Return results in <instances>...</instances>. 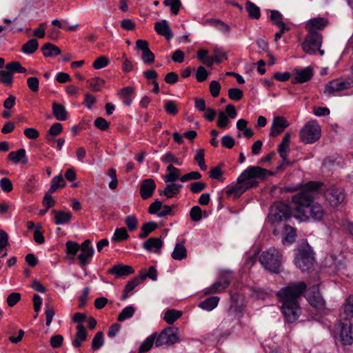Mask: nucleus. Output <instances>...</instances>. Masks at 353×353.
I'll return each mask as SVG.
<instances>
[{
    "instance_id": "nucleus-1",
    "label": "nucleus",
    "mask_w": 353,
    "mask_h": 353,
    "mask_svg": "<svg viewBox=\"0 0 353 353\" xmlns=\"http://www.w3.org/2000/svg\"><path fill=\"white\" fill-rule=\"evenodd\" d=\"M322 183L310 181L304 188L292 196L295 217L302 221L316 222L321 221L325 214L323 205L314 201L317 191Z\"/></svg>"
},
{
    "instance_id": "nucleus-2",
    "label": "nucleus",
    "mask_w": 353,
    "mask_h": 353,
    "mask_svg": "<svg viewBox=\"0 0 353 353\" xmlns=\"http://www.w3.org/2000/svg\"><path fill=\"white\" fill-rule=\"evenodd\" d=\"M305 289L306 284L301 281L290 283L277 292L276 295L282 303V314L288 323L294 322L299 316L301 310L298 300Z\"/></svg>"
},
{
    "instance_id": "nucleus-3",
    "label": "nucleus",
    "mask_w": 353,
    "mask_h": 353,
    "mask_svg": "<svg viewBox=\"0 0 353 353\" xmlns=\"http://www.w3.org/2000/svg\"><path fill=\"white\" fill-rule=\"evenodd\" d=\"M268 174L270 172L265 168L249 166L237 178L236 183L227 188L226 193L239 197L250 188L256 187L259 185L256 179L263 180Z\"/></svg>"
},
{
    "instance_id": "nucleus-4",
    "label": "nucleus",
    "mask_w": 353,
    "mask_h": 353,
    "mask_svg": "<svg viewBox=\"0 0 353 353\" xmlns=\"http://www.w3.org/2000/svg\"><path fill=\"white\" fill-rule=\"evenodd\" d=\"M259 261L265 270L277 274L281 270L283 256L278 250L270 248L261 254Z\"/></svg>"
},
{
    "instance_id": "nucleus-5",
    "label": "nucleus",
    "mask_w": 353,
    "mask_h": 353,
    "mask_svg": "<svg viewBox=\"0 0 353 353\" xmlns=\"http://www.w3.org/2000/svg\"><path fill=\"white\" fill-rule=\"evenodd\" d=\"M314 253L309 245H303L298 248L294 262L302 272L310 270L314 265Z\"/></svg>"
},
{
    "instance_id": "nucleus-6",
    "label": "nucleus",
    "mask_w": 353,
    "mask_h": 353,
    "mask_svg": "<svg viewBox=\"0 0 353 353\" xmlns=\"http://www.w3.org/2000/svg\"><path fill=\"white\" fill-rule=\"evenodd\" d=\"M290 206L283 202L274 203L270 209L269 219L273 223L286 220L291 216Z\"/></svg>"
},
{
    "instance_id": "nucleus-7",
    "label": "nucleus",
    "mask_w": 353,
    "mask_h": 353,
    "mask_svg": "<svg viewBox=\"0 0 353 353\" xmlns=\"http://www.w3.org/2000/svg\"><path fill=\"white\" fill-rule=\"evenodd\" d=\"M321 137V128L316 123H307L300 132L301 141L306 143H312L319 139Z\"/></svg>"
},
{
    "instance_id": "nucleus-8",
    "label": "nucleus",
    "mask_w": 353,
    "mask_h": 353,
    "mask_svg": "<svg viewBox=\"0 0 353 353\" xmlns=\"http://www.w3.org/2000/svg\"><path fill=\"white\" fill-rule=\"evenodd\" d=\"M324 196L330 205L336 207L344 201L345 192L341 188L331 186L325 190Z\"/></svg>"
},
{
    "instance_id": "nucleus-9",
    "label": "nucleus",
    "mask_w": 353,
    "mask_h": 353,
    "mask_svg": "<svg viewBox=\"0 0 353 353\" xmlns=\"http://www.w3.org/2000/svg\"><path fill=\"white\" fill-rule=\"evenodd\" d=\"M322 44V36L321 34L307 33L302 48L305 52L310 54H314Z\"/></svg>"
},
{
    "instance_id": "nucleus-10",
    "label": "nucleus",
    "mask_w": 353,
    "mask_h": 353,
    "mask_svg": "<svg viewBox=\"0 0 353 353\" xmlns=\"http://www.w3.org/2000/svg\"><path fill=\"white\" fill-rule=\"evenodd\" d=\"M179 341V337L176 332L174 331L173 327H168L163 330L157 337L155 341V345L161 347L164 345H170L176 343Z\"/></svg>"
},
{
    "instance_id": "nucleus-11",
    "label": "nucleus",
    "mask_w": 353,
    "mask_h": 353,
    "mask_svg": "<svg viewBox=\"0 0 353 353\" xmlns=\"http://www.w3.org/2000/svg\"><path fill=\"white\" fill-rule=\"evenodd\" d=\"M352 87V83L345 79H334L325 85L324 93L327 95H334L337 92L347 90Z\"/></svg>"
},
{
    "instance_id": "nucleus-12",
    "label": "nucleus",
    "mask_w": 353,
    "mask_h": 353,
    "mask_svg": "<svg viewBox=\"0 0 353 353\" xmlns=\"http://www.w3.org/2000/svg\"><path fill=\"white\" fill-rule=\"evenodd\" d=\"M225 273H227V275L221 276L222 281H216L210 287L205 288V294L221 293L228 288L232 281V275L229 271H225Z\"/></svg>"
},
{
    "instance_id": "nucleus-13",
    "label": "nucleus",
    "mask_w": 353,
    "mask_h": 353,
    "mask_svg": "<svg viewBox=\"0 0 353 353\" xmlns=\"http://www.w3.org/2000/svg\"><path fill=\"white\" fill-rule=\"evenodd\" d=\"M340 332L339 338L343 345H351L353 343V325L346 319L339 323Z\"/></svg>"
},
{
    "instance_id": "nucleus-14",
    "label": "nucleus",
    "mask_w": 353,
    "mask_h": 353,
    "mask_svg": "<svg viewBox=\"0 0 353 353\" xmlns=\"http://www.w3.org/2000/svg\"><path fill=\"white\" fill-rule=\"evenodd\" d=\"M328 24V19L325 17H314L307 21L305 28L307 33L319 34L318 31L323 30Z\"/></svg>"
},
{
    "instance_id": "nucleus-15",
    "label": "nucleus",
    "mask_w": 353,
    "mask_h": 353,
    "mask_svg": "<svg viewBox=\"0 0 353 353\" xmlns=\"http://www.w3.org/2000/svg\"><path fill=\"white\" fill-rule=\"evenodd\" d=\"M306 298L310 304L317 309H322L325 306V301L319 291L318 286L311 287L307 293Z\"/></svg>"
},
{
    "instance_id": "nucleus-16",
    "label": "nucleus",
    "mask_w": 353,
    "mask_h": 353,
    "mask_svg": "<svg viewBox=\"0 0 353 353\" xmlns=\"http://www.w3.org/2000/svg\"><path fill=\"white\" fill-rule=\"evenodd\" d=\"M136 49L142 52L141 60L144 63L151 65L154 62V54L149 49L147 41L138 39L136 41Z\"/></svg>"
},
{
    "instance_id": "nucleus-17",
    "label": "nucleus",
    "mask_w": 353,
    "mask_h": 353,
    "mask_svg": "<svg viewBox=\"0 0 353 353\" xmlns=\"http://www.w3.org/2000/svg\"><path fill=\"white\" fill-rule=\"evenodd\" d=\"M289 123L288 121L281 116H276L273 118L271 129L270 132V137H276L281 133L286 128H288Z\"/></svg>"
},
{
    "instance_id": "nucleus-18",
    "label": "nucleus",
    "mask_w": 353,
    "mask_h": 353,
    "mask_svg": "<svg viewBox=\"0 0 353 353\" xmlns=\"http://www.w3.org/2000/svg\"><path fill=\"white\" fill-rule=\"evenodd\" d=\"M295 76L292 78V83H303L308 81L313 76V70L310 67L303 69H294Z\"/></svg>"
},
{
    "instance_id": "nucleus-19",
    "label": "nucleus",
    "mask_w": 353,
    "mask_h": 353,
    "mask_svg": "<svg viewBox=\"0 0 353 353\" xmlns=\"http://www.w3.org/2000/svg\"><path fill=\"white\" fill-rule=\"evenodd\" d=\"M134 269L130 265L119 263L113 265L108 270V273L114 275L117 278H121L132 274Z\"/></svg>"
},
{
    "instance_id": "nucleus-20",
    "label": "nucleus",
    "mask_w": 353,
    "mask_h": 353,
    "mask_svg": "<svg viewBox=\"0 0 353 353\" xmlns=\"http://www.w3.org/2000/svg\"><path fill=\"white\" fill-rule=\"evenodd\" d=\"M156 189V183L152 179L142 181L140 185V195L143 199L151 197Z\"/></svg>"
},
{
    "instance_id": "nucleus-21",
    "label": "nucleus",
    "mask_w": 353,
    "mask_h": 353,
    "mask_svg": "<svg viewBox=\"0 0 353 353\" xmlns=\"http://www.w3.org/2000/svg\"><path fill=\"white\" fill-rule=\"evenodd\" d=\"M154 30L158 34L165 37L168 41L173 37L172 30L165 19L157 21L154 23Z\"/></svg>"
},
{
    "instance_id": "nucleus-22",
    "label": "nucleus",
    "mask_w": 353,
    "mask_h": 353,
    "mask_svg": "<svg viewBox=\"0 0 353 353\" xmlns=\"http://www.w3.org/2000/svg\"><path fill=\"white\" fill-rule=\"evenodd\" d=\"M239 318V312H238L236 309L230 308L222 321L221 325L223 328L234 327V325L238 323Z\"/></svg>"
},
{
    "instance_id": "nucleus-23",
    "label": "nucleus",
    "mask_w": 353,
    "mask_h": 353,
    "mask_svg": "<svg viewBox=\"0 0 353 353\" xmlns=\"http://www.w3.org/2000/svg\"><path fill=\"white\" fill-rule=\"evenodd\" d=\"M324 264L325 266L332 269V272H336L344 266L342 256H336L330 255L325 259Z\"/></svg>"
},
{
    "instance_id": "nucleus-24",
    "label": "nucleus",
    "mask_w": 353,
    "mask_h": 353,
    "mask_svg": "<svg viewBox=\"0 0 353 353\" xmlns=\"http://www.w3.org/2000/svg\"><path fill=\"white\" fill-rule=\"evenodd\" d=\"M87 331L85 327L79 324L77 326V333L72 341V344L74 347L79 348L81 346V342L86 340Z\"/></svg>"
},
{
    "instance_id": "nucleus-25",
    "label": "nucleus",
    "mask_w": 353,
    "mask_h": 353,
    "mask_svg": "<svg viewBox=\"0 0 353 353\" xmlns=\"http://www.w3.org/2000/svg\"><path fill=\"white\" fill-rule=\"evenodd\" d=\"M163 242L159 238H150L143 243V248L146 250L159 253L162 247Z\"/></svg>"
},
{
    "instance_id": "nucleus-26",
    "label": "nucleus",
    "mask_w": 353,
    "mask_h": 353,
    "mask_svg": "<svg viewBox=\"0 0 353 353\" xmlns=\"http://www.w3.org/2000/svg\"><path fill=\"white\" fill-rule=\"evenodd\" d=\"M52 110L54 117L58 121H65L68 119V112L63 105L54 101L52 105Z\"/></svg>"
},
{
    "instance_id": "nucleus-27",
    "label": "nucleus",
    "mask_w": 353,
    "mask_h": 353,
    "mask_svg": "<svg viewBox=\"0 0 353 353\" xmlns=\"http://www.w3.org/2000/svg\"><path fill=\"white\" fill-rule=\"evenodd\" d=\"M8 159L14 163L21 162L23 164H27L28 159L26 157V152L23 148H21L17 151H12L9 153Z\"/></svg>"
},
{
    "instance_id": "nucleus-28",
    "label": "nucleus",
    "mask_w": 353,
    "mask_h": 353,
    "mask_svg": "<svg viewBox=\"0 0 353 353\" xmlns=\"http://www.w3.org/2000/svg\"><path fill=\"white\" fill-rule=\"evenodd\" d=\"M295 230L292 227L285 225L282 234V243L284 245H290L295 241Z\"/></svg>"
},
{
    "instance_id": "nucleus-29",
    "label": "nucleus",
    "mask_w": 353,
    "mask_h": 353,
    "mask_svg": "<svg viewBox=\"0 0 353 353\" xmlns=\"http://www.w3.org/2000/svg\"><path fill=\"white\" fill-rule=\"evenodd\" d=\"M52 213L54 214V223L56 225L66 224L72 219V214L69 212L54 210Z\"/></svg>"
},
{
    "instance_id": "nucleus-30",
    "label": "nucleus",
    "mask_w": 353,
    "mask_h": 353,
    "mask_svg": "<svg viewBox=\"0 0 353 353\" xmlns=\"http://www.w3.org/2000/svg\"><path fill=\"white\" fill-rule=\"evenodd\" d=\"M182 188L181 184L172 183L168 185L164 190H159V192L161 195L163 194L168 199H170L176 195Z\"/></svg>"
},
{
    "instance_id": "nucleus-31",
    "label": "nucleus",
    "mask_w": 353,
    "mask_h": 353,
    "mask_svg": "<svg viewBox=\"0 0 353 353\" xmlns=\"http://www.w3.org/2000/svg\"><path fill=\"white\" fill-rule=\"evenodd\" d=\"M44 57H54L61 54V49L51 43H46L41 47Z\"/></svg>"
},
{
    "instance_id": "nucleus-32",
    "label": "nucleus",
    "mask_w": 353,
    "mask_h": 353,
    "mask_svg": "<svg viewBox=\"0 0 353 353\" xmlns=\"http://www.w3.org/2000/svg\"><path fill=\"white\" fill-rule=\"evenodd\" d=\"M219 300L218 296H210L200 302L198 306L202 310L212 311L218 305Z\"/></svg>"
},
{
    "instance_id": "nucleus-33",
    "label": "nucleus",
    "mask_w": 353,
    "mask_h": 353,
    "mask_svg": "<svg viewBox=\"0 0 353 353\" xmlns=\"http://www.w3.org/2000/svg\"><path fill=\"white\" fill-rule=\"evenodd\" d=\"M167 171H168L169 172L166 174L163 177V180L165 183H173L176 181L177 179H180V170L178 168L170 164L167 167Z\"/></svg>"
},
{
    "instance_id": "nucleus-34",
    "label": "nucleus",
    "mask_w": 353,
    "mask_h": 353,
    "mask_svg": "<svg viewBox=\"0 0 353 353\" xmlns=\"http://www.w3.org/2000/svg\"><path fill=\"white\" fill-rule=\"evenodd\" d=\"M290 140V133H286L278 147L277 152L282 159H285V153H288L289 152Z\"/></svg>"
},
{
    "instance_id": "nucleus-35",
    "label": "nucleus",
    "mask_w": 353,
    "mask_h": 353,
    "mask_svg": "<svg viewBox=\"0 0 353 353\" xmlns=\"http://www.w3.org/2000/svg\"><path fill=\"white\" fill-rule=\"evenodd\" d=\"M187 256V250L181 243H176L172 253V257L174 260L181 261Z\"/></svg>"
},
{
    "instance_id": "nucleus-36",
    "label": "nucleus",
    "mask_w": 353,
    "mask_h": 353,
    "mask_svg": "<svg viewBox=\"0 0 353 353\" xmlns=\"http://www.w3.org/2000/svg\"><path fill=\"white\" fill-rule=\"evenodd\" d=\"M39 48V43L36 39H31L21 46V51L24 54H31Z\"/></svg>"
},
{
    "instance_id": "nucleus-37",
    "label": "nucleus",
    "mask_w": 353,
    "mask_h": 353,
    "mask_svg": "<svg viewBox=\"0 0 353 353\" xmlns=\"http://www.w3.org/2000/svg\"><path fill=\"white\" fill-rule=\"evenodd\" d=\"M245 9L248 12V16L250 18L258 19L261 16L260 8L254 3L247 1L245 3Z\"/></svg>"
},
{
    "instance_id": "nucleus-38",
    "label": "nucleus",
    "mask_w": 353,
    "mask_h": 353,
    "mask_svg": "<svg viewBox=\"0 0 353 353\" xmlns=\"http://www.w3.org/2000/svg\"><path fill=\"white\" fill-rule=\"evenodd\" d=\"M157 333H154L148 336L141 345L139 349V353H144L149 351L156 341Z\"/></svg>"
},
{
    "instance_id": "nucleus-39",
    "label": "nucleus",
    "mask_w": 353,
    "mask_h": 353,
    "mask_svg": "<svg viewBox=\"0 0 353 353\" xmlns=\"http://www.w3.org/2000/svg\"><path fill=\"white\" fill-rule=\"evenodd\" d=\"M208 23L212 24L214 28H216L219 31L222 32L224 34H229L230 31V26L224 23L223 21L215 19H210L208 20Z\"/></svg>"
},
{
    "instance_id": "nucleus-40",
    "label": "nucleus",
    "mask_w": 353,
    "mask_h": 353,
    "mask_svg": "<svg viewBox=\"0 0 353 353\" xmlns=\"http://www.w3.org/2000/svg\"><path fill=\"white\" fill-rule=\"evenodd\" d=\"M65 183L61 174L53 177L51 181V185L49 188L50 192H55L58 188L65 187Z\"/></svg>"
},
{
    "instance_id": "nucleus-41",
    "label": "nucleus",
    "mask_w": 353,
    "mask_h": 353,
    "mask_svg": "<svg viewBox=\"0 0 353 353\" xmlns=\"http://www.w3.org/2000/svg\"><path fill=\"white\" fill-rule=\"evenodd\" d=\"M94 249H90V250L81 251L78 255L77 258L80 261V265L83 267L89 263L90 260L94 255Z\"/></svg>"
},
{
    "instance_id": "nucleus-42",
    "label": "nucleus",
    "mask_w": 353,
    "mask_h": 353,
    "mask_svg": "<svg viewBox=\"0 0 353 353\" xmlns=\"http://www.w3.org/2000/svg\"><path fill=\"white\" fill-rule=\"evenodd\" d=\"M182 313L176 310H169L165 313L164 320L168 324H172L175 321L179 319Z\"/></svg>"
},
{
    "instance_id": "nucleus-43",
    "label": "nucleus",
    "mask_w": 353,
    "mask_h": 353,
    "mask_svg": "<svg viewBox=\"0 0 353 353\" xmlns=\"http://www.w3.org/2000/svg\"><path fill=\"white\" fill-rule=\"evenodd\" d=\"M135 312V308L132 306H128L123 308L117 317V321L119 322L124 321L125 320L131 318Z\"/></svg>"
},
{
    "instance_id": "nucleus-44",
    "label": "nucleus",
    "mask_w": 353,
    "mask_h": 353,
    "mask_svg": "<svg viewBox=\"0 0 353 353\" xmlns=\"http://www.w3.org/2000/svg\"><path fill=\"white\" fill-rule=\"evenodd\" d=\"M129 235L125 228L116 229L112 237V241L114 242L121 241L128 239Z\"/></svg>"
},
{
    "instance_id": "nucleus-45",
    "label": "nucleus",
    "mask_w": 353,
    "mask_h": 353,
    "mask_svg": "<svg viewBox=\"0 0 353 353\" xmlns=\"http://www.w3.org/2000/svg\"><path fill=\"white\" fill-rule=\"evenodd\" d=\"M6 69L10 72H19V73H25L27 72L26 68L23 67L19 62L13 61L8 63L6 65Z\"/></svg>"
},
{
    "instance_id": "nucleus-46",
    "label": "nucleus",
    "mask_w": 353,
    "mask_h": 353,
    "mask_svg": "<svg viewBox=\"0 0 353 353\" xmlns=\"http://www.w3.org/2000/svg\"><path fill=\"white\" fill-rule=\"evenodd\" d=\"M163 4L165 6H169L170 8L171 12L175 15L179 13L181 6L180 0H164Z\"/></svg>"
},
{
    "instance_id": "nucleus-47",
    "label": "nucleus",
    "mask_w": 353,
    "mask_h": 353,
    "mask_svg": "<svg viewBox=\"0 0 353 353\" xmlns=\"http://www.w3.org/2000/svg\"><path fill=\"white\" fill-rule=\"evenodd\" d=\"M164 108L165 112L171 115H176L179 112L176 102L172 100H168L165 102Z\"/></svg>"
},
{
    "instance_id": "nucleus-48",
    "label": "nucleus",
    "mask_w": 353,
    "mask_h": 353,
    "mask_svg": "<svg viewBox=\"0 0 353 353\" xmlns=\"http://www.w3.org/2000/svg\"><path fill=\"white\" fill-rule=\"evenodd\" d=\"M13 81V74L6 70H0V82L11 85Z\"/></svg>"
},
{
    "instance_id": "nucleus-49",
    "label": "nucleus",
    "mask_w": 353,
    "mask_h": 353,
    "mask_svg": "<svg viewBox=\"0 0 353 353\" xmlns=\"http://www.w3.org/2000/svg\"><path fill=\"white\" fill-rule=\"evenodd\" d=\"M161 160L164 163H175L179 165H182V161L178 158H176L174 154L168 152L165 153L161 158Z\"/></svg>"
},
{
    "instance_id": "nucleus-50",
    "label": "nucleus",
    "mask_w": 353,
    "mask_h": 353,
    "mask_svg": "<svg viewBox=\"0 0 353 353\" xmlns=\"http://www.w3.org/2000/svg\"><path fill=\"white\" fill-rule=\"evenodd\" d=\"M103 334L102 332H98L95 334L92 341V348L98 350L103 345Z\"/></svg>"
},
{
    "instance_id": "nucleus-51",
    "label": "nucleus",
    "mask_w": 353,
    "mask_h": 353,
    "mask_svg": "<svg viewBox=\"0 0 353 353\" xmlns=\"http://www.w3.org/2000/svg\"><path fill=\"white\" fill-rule=\"evenodd\" d=\"M143 282V279L140 276H136L128 282L125 287V292H130L133 290L137 286Z\"/></svg>"
},
{
    "instance_id": "nucleus-52",
    "label": "nucleus",
    "mask_w": 353,
    "mask_h": 353,
    "mask_svg": "<svg viewBox=\"0 0 353 353\" xmlns=\"http://www.w3.org/2000/svg\"><path fill=\"white\" fill-rule=\"evenodd\" d=\"M66 253L74 256L80 250V245L74 241H69L65 243Z\"/></svg>"
},
{
    "instance_id": "nucleus-53",
    "label": "nucleus",
    "mask_w": 353,
    "mask_h": 353,
    "mask_svg": "<svg viewBox=\"0 0 353 353\" xmlns=\"http://www.w3.org/2000/svg\"><path fill=\"white\" fill-rule=\"evenodd\" d=\"M229 119L230 118L228 117L226 113L223 111L219 112L217 120V126L222 129L226 128L230 122Z\"/></svg>"
},
{
    "instance_id": "nucleus-54",
    "label": "nucleus",
    "mask_w": 353,
    "mask_h": 353,
    "mask_svg": "<svg viewBox=\"0 0 353 353\" xmlns=\"http://www.w3.org/2000/svg\"><path fill=\"white\" fill-rule=\"evenodd\" d=\"M0 188L5 193L10 192L13 189V185L10 179L3 177L0 180Z\"/></svg>"
},
{
    "instance_id": "nucleus-55",
    "label": "nucleus",
    "mask_w": 353,
    "mask_h": 353,
    "mask_svg": "<svg viewBox=\"0 0 353 353\" xmlns=\"http://www.w3.org/2000/svg\"><path fill=\"white\" fill-rule=\"evenodd\" d=\"M194 160L197 162L199 166L202 170H206L207 166L205 164L203 150L200 149L196 151V155L194 157Z\"/></svg>"
},
{
    "instance_id": "nucleus-56",
    "label": "nucleus",
    "mask_w": 353,
    "mask_h": 353,
    "mask_svg": "<svg viewBox=\"0 0 353 353\" xmlns=\"http://www.w3.org/2000/svg\"><path fill=\"white\" fill-rule=\"evenodd\" d=\"M190 215L193 221H199L202 218L201 208L198 205L193 206L190 210Z\"/></svg>"
},
{
    "instance_id": "nucleus-57",
    "label": "nucleus",
    "mask_w": 353,
    "mask_h": 353,
    "mask_svg": "<svg viewBox=\"0 0 353 353\" xmlns=\"http://www.w3.org/2000/svg\"><path fill=\"white\" fill-rule=\"evenodd\" d=\"M27 85L32 92H37L39 89V81L37 77H31L27 79Z\"/></svg>"
},
{
    "instance_id": "nucleus-58",
    "label": "nucleus",
    "mask_w": 353,
    "mask_h": 353,
    "mask_svg": "<svg viewBox=\"0 0 353 353\" xmlns=\"http://www.w3.org/2000/svg\"><path fill=\"white\" fill-rule=\"evenodd\" d=\"M201 178V174L197 171L190 172L180 177V181L183 183L191 180H198Z\"/></svg>"
},
{
    "instance_id": "nucleus-59",
    "label": "nucleus",
    "mask_w": 353,
    "mask_h": 353,
    "mask_svg": "<svg viewBox=\"0 0 353 353\" xmlns=\"http://www.w3.org/2000/svg\"><path fill=\"white\" fill-rule=\"evenodd\" d=\"M344 313L348 316H353V295L347 298L344 305Z\"/></svg>"
},
{
    "instance_id": "nucleus-60",
    "label": "nucleus",
    "mask_w": 353,
    "mask_h": 353,
    "mask_svg": "<svg viewBox=\"0 0 353 353\" xmlns=\"http://www.w3.org/2000/svg\"><path fill=\"white\" fill-rule=\"evenodd\" d=\"M90 87L94 91H99L104 84V81L99 77H95L89 81Z\"/></svg>"
},
{
    "instance_id": "nucleus-61",
    "label": "nucleus",
    "mask_w": 353,
    "mask_h": 353,
    "mask_svg": "<svg viewBox=\"0 0 353 353\" xmlns=\"http://www.w3.org/2000/svg\"><path fill=\"white\" fill-rule=\"evenodd\" d=\"M243 92L239 88H230L228 90V97L234 101H239L242 99Z\"/></svg>"
},
{
    "instance_id": "nucleus-62",
    "label": "nucleus",
    "mask_w": 353,
    "mask_h": 353,
    "mask_svg": "<svg viewBox=\"0 0 353 353\" xmlns=\"http://www.w3.org/2000/svg\"><path fill=\"white\" fill-rule=\"evenodd\" d=\"M53 192H50V191L48 190L46 193V194H45V196H44V197L43 199L42 203L47 208V210H49L50 208L54 206V204H55V201L54 200V199L51 196V194Z\"/></svg>"
},
{
    "instance_id": "nucleus-63",
    "label": "nucleus",
    "mask_w": 353,
    "mask_h": 353,
    "mask_svg": "<svg viewBox=\"0 0 353 353\" xmlns=\"http://www.w3.org/2000/svg\"><path fill=\"white\" fill-rule=\"evenodd\" d=\"M108 63L109 61L105 57L101 56L93 62L92 65L95 69L99 70L107 66Z\"/></svg>"
},
{
    "instance_id": "nucleus-64",
    "label": "nucleus",
    "mask_w": 353,
    "mask_h": 353,
    "mask_svg": "<svg viewBox=\"0 0 353 353\" xmlns=\"http://www.w3.org/2000/svg\"><path fill=\"white\" fill-rule=\"evenodd\" d=\"M206 187V184L201 181H196L192 183L190 185V191L194 193H199L203 191Z\"/></svg>"
}]
</instances>
